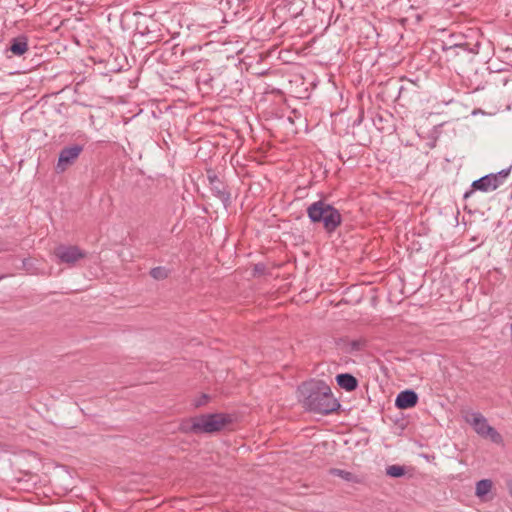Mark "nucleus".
I'll return each mask as SVG.
<instances>
[{"label":"nucleus","instance_id":"obj_6","mask_svg":"<svg viewBox=\"0 0 512 512\" xmlns=\"http://www.w3.org/2000/svg\"><path fill=\"white\" fill-rule=\"evenodd\" d=\"M82 148L80 146H72L64 148L59 155V159L56 165V172L63 173L71 166L76 159L79 157Z\"/></svg>","mask_w":512,"mask_h":512},{"label":"nucleus","instance_id":"obj_2","mask_svg":"<svg viewBox=\"0 0 512 512\" xmlns=\"http://www.w3.org/2000/svg\"><path fill=\"white\" fill-rule=\"evenodd\" d=\"M236 421L233 414L216 412L206 413L182 421L183 432L213 434L230 428Z\"/></svg>","mask_w":512,"mask_h":512},{"label":"nucleus","instance_id":"obj_23","mask_svg":"<svg viewBox=\"0 0 512 512\" xmlns=\"http://www.w3.org/2000/svg\"><path fill=\"white\" fill-rule=\"evenodd\" d=\"M510 333H511V339H512V323H511V326H510Z\"/></svg>","mask_w":512,"mask_h":512},{"label":"nucleus","instance_id":"obj_7","mask_svg":"<svg viewBox=\"0 0 512 512\" xmlns=\"http://www.w3.org/2000/svg\"><path fill=\"white\" fill-rule=\"evenodd\" d=\"M494 483L491 479H482L475 484V496L482 502H488L493 499L492 491Z\"/></svg>","mask_w":512,"mask_h":512},{"label":"nucleus","instance_id":"obj_8","mask_svg":"<svg viewBox=\"0 0 512 512\" xmlns=\"http://www.w3.org/2000/svg\"><path fill=\"white\" fill-rule=\"evenodd\" d=\"M418 396L414 391L406 390L398 394L395 405L399 409H409L417 404Z\"/></svg>","mask_w":512,"mask_h":512},{"label":"nucleus","instance_id":"obj_4","mask_svg":"<svg viewBox=\"0 0 512 512\" xmlns=\"http://www.w3.org/2000/svg\"><path fill=\"white\" fill-rule=\"evenodd\" d=\"M465 421L471 425L474 431L482 438L488 439L495 444H502L503 438L495 428L489 425L487 419L478 412L467 413Z\"/></svg>","mask_w":512,"mask_h":512},{"label":"nucleus","instance_id":"obj_19","mask_svg":"<svg viewBox=\"0 0 512 512\" xmlns=\"http://www.w3.org/2000/svg\"><path fill=\"white\" fill-rule=\"evenodd\" d=\"M205 64L202 60H199V61H196V62H193L191 64V68L193 71H197L201 68V66Z\"/></svg>","mask_w":512,"mask_h":512},{"label":"nucleus","instance_id":"obj_18","mask_svg":"<svg viewBox=\"0 0 512 512\" xmlns=\"http://www.w3.org/2000/svg\"><path fill=\"white\" fill-rule=\"evenodd\" d=\"M84 86H85L84 82H78L75 85V93H78V94L86 93V91L82 89Z\"/></svg>","mask_w":512,"mask_h":512},{"label":"nucleus","instance_id":"obj_10","mask_svg":"<svg viewBox=\"0 0 512 512\" xmlns=\"http://www.w3.org/2000/svg\"><path fill=\"white\" fill-rule=\"evenodd\" d=\"M498 186L499 180L495 175L485 176L473 182V188L484 192L495 190Z\"/></svg>","mask_w":512,"mask_h":512},{"label":"nucleus","instance_id":"obj_17","mask_svg":"<svg viewBox=\"0 0 512 512\" xmlns=\"http://www.w3.org/2000/svg\"><path fill=\"white\" fill-rule=\"evenodd\" d=\"M210 400V397L207 394H201L194 399V406L201 407L206 405Z\"/></svg>","mask_w":512,"mask_h":512},{"label":"nucleus","instance_id":"obj_15","mask_svg":"<svg viewBox=\"0 0 512 512\" xmlns=\"http://www.w3.org/2000/svg\"><path fill=\"white\" fill-rule=\"evenodd\" d=\"M386 473L391 477H402L405 474V469L400 465H391L387 467Z\"/></svg>","mask_w":512,"mask_h":512},{"label":"nucleus","instance_id":"obj_13","mask_svg":"<svg viewBox=\"0 0 512 512\" xmlns=\"http://www.w3.org/2000/svg\"><path fill=\"white\" fill-rule=\"evenodd\" d=\"M213 81V78L210 76V74H204L199 75L197 77V85L198 89L202 91V96L208 95L210 92L207 90H204V87H211V82Z\"/></svg>","mask_w":512,"mask_h":512},{"label":"nucleus","instance_id":"obj_11","mask_svg":"<svg viewBox=\"0 0 512 512\" xmlns=\"http://www.w3.org/2000/svg\"><path fill=\"white\" fill-rule=\"evenodd\" d=\"M509 83H512V79H510V77L503 72H490L489 78L486 81V84L492 88L506 86Z\"/></svg>","mask_w":512,"mask_h":512},{"label":"nucleus","instance_id":"obj_14","mask_svg":"<svg viewBox=\"0 0 512 512\" xmlns=\"http://www.w3.org/2000/svg\"><path fill=\"white\" fill-rule=\"evenodd\" d=\"M330 474L333 476L340 477L346 481H354L355 480V476L351 472H348V471H345L342 469H336V468L331 469Z\"/></svg>","mask_w":512,"mask_h":512},{"label":"nucleus","instance_id":"obj_20","mask_svg":"<svg viewBox=\"0 0 512 512\" xmlns=\"http://www.w3.org/2000/svg\"><path fill=\"white\" fill-rule=\"evenodd\" d=\"M480 89V85L473 86L472 84L468 86V90L465 92L467 94L474 93Z\"/></svg>","mask_w":512,"mask_h":512},{"label":"nucleus","instance_id":"obj_3","mask_svg":"<svg viewBox=\"0 0 512 512\" xmlns=\"http://www.w3.org/2000/svg\"><path fill=\"white\" fill-rule=\"evenodd\" d=\"M307 213L312 222H321L328 232L334 231L341 223L338 210L324 201L312 203Z\"/></svg>","mask_w":512,"mask_h":512},{"label":"nucleus","instance_id":"obj_12","mask_svg":"<svg viewBox=\"0 0 512 512\" xmlns=\"http://www.w3.org/2000/svg\"><path fill=\"white\" fill-rule=\"evenodd\" d=\"M336 379L338 385L346 391H352L357 387V380L350 374H340Z\"/></svg>","mask_w":512,"mask_h":512},{"label":"nucleus","instance_id":"obj_22","mask_svg":"<svg viewBox=\"0 0 512 512\" xmlns=\"http://www.w3.org/2000/svg\"><path fill=\"white\" fill-rule=\"evenodd\" d=\"M508 493H509L510 497H512V483L508 484Z\"/></svg>","mask_w":512,"mask_h":512},{"label":"nucleus","instance_id":"obj_5","mask_svg":"<svg viewBox=\"0 0 512 512\" xmlns=\"http://www.w3.org/2000/svg\"><path fill=\"white\" fill-rule=\"evenodd\" d=\"M54 255L63 263L74 264L83 259L86 253L77 246L59 245L54 249Z\"/></svg>","mask_w":512,"mask_h":512},{"label":"nucleus","instance_id":"obj_16","mask_svg":"<svg viewBox=\"0 0 512 512\" xmlns=\"http://www.w3.org/2000/svg\"><path fill=\"white\" fill-rule=\"evenodd\" d=\"M150 274L156 280H162L168 277V271L163 267H156L152 269Z\"/></svg>","mask_w":512,"mask_h":512},{"label":"nucleus","instance_id":"obj_1","mask_svg":"<svg viewBox=\"0 0 512 512\" xmlns=\"http://www.w3.org/2000/svg\"><path fill=\"white\" fill-rule=\"evenodd\" d=\"M299 393L304 407L309 410L328 414L336 411L339 407L331 388L323 381L305 383L300 387Z\"/></svg>","mask_w":512,"mask_h":512},{"label":"nucleus","instance_id":"obj_9","mask_svg":"<svg viewBox=\"0 0 512 512\" xmlns=\"http://www.w3.org/2000/svg\"><path fill=\"white\" fill-rule=\"evenodd\" d=\"M7 51H10L15 56H22L28 51V39L26 36L21 35L10 40V45Z\"/></svg>","mask_w":512,"mask_h":512},{"label":"nucleus","instance_id":"obj_21","mask_svg":"<svg viewBox=\"0 0 512 512\" xmlns=\"http://www.w3.org/2000/svg\"><path fill=\"white\" fill-rule=\"evenodd\" d=\"M407 90H408V88L402 85L400 87V89H399V95L398 96H401L404 93V91H407Z\"/></svg>","mask_w":512,"mask_h":512}]
</instances>
